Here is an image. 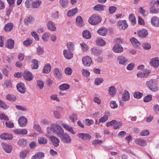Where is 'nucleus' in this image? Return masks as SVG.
<instances>
[{"mask_svg":"<svg viewBox=\"0 0 159 159\" xmlns=\"http://www.w3.org/2000/svg\"><path fill=\"white\" fill-rule=\"evenodd\" d=\"M53 73L55 77L58 79H61L62 78V72L58 68H54L53 70Z\"/></svg>","mask_w":159,"mask_h":159,"instance_id":"39448f33","label":"nucleus"},{"mask_svg":"<svg viewBox=\"0 0 159 159\" xmlns=\"http://www.w3.org/2000/svg\"><path fill=\"white\" fill-rule=\"evenodd\" d=\"M20 126L23 127L25 126L27 123V119L24 116L21 117L18 120Z\"/></svg>","mask_w":159,"mask_h":159,"instance_id":"9b49d317","label":"nucleus"},{"mask_svg":"<svg viewBox=\"0 0 159 159\" xmlns=\"http://www.w3.org/2000/svg\"><path fill=\"white\" fill-rule=\"evenodd\" d=\"M13 132L17 134L26 135L27 134L28 131L25 129H15L13 130Z\"/></svg>","mask_w":159,"mask_h":159,"instance_id":"aec40b11","label":"nucleus"},{"mask_svg":"<svg viewBox=\"0 0 159 159\" xmlns=\"http://www.w3.org/2000/svg\"><path fill=\"white\" fill-rule=\"evenodd\" d=\"M83 121L85 125L88 126L94 123V121L92 120L89 119H86Z\"/></svg>","mask_w":159,"mask_h":159,"instance_id":"4d7b16f0","label":"nucleus"},{"mask_svg":"<svg viewBox=\"0 0 159 159\" xmlns=\"http://www.w3.org/2000/svg\"><path fill=\"white\" fill-rule=\"evenodd\" d=\"M60 4L63 8H66L68 4V0H60Z\"/></svg>","mask_w":159,"mask_h":159,"instance_id":"09e8293b","label":"nucleus"},{"mask_svg":"<svg viewBox=\"0 0 159 159\" xmlns=\"http://www.w3.org/2000/svg\"><path fill=\"white\" fill-rule=\"evenodd\" d=\"M91 50V54L96 56H99L102 52L101 50L95 47L92 48Z\"/></svg>","mask_w":159,"mask_h":159,"instance_id":"393cba45","label":"nucleus"},{"mask_svg":"<svg viewBox=\"0 0 159 159\" xmlns=\"http://www.w3.org/2000/svg\"><path fill=\"white\" fill-rule=\"evenodd\" d=\"M15 107L18 110L24 111H26L27 110V109L26 107L20 105H16Z\"/></svg>","mask_w":159,"mask_h":159,"instance_id":"338daca9","label":"nucleus"},{"mask_svg":"<svg viewBox=\"0 0 159 159\" xmlns=\"http://www.w3.org/2000/svg\"><path fill=\"white\" fill-rule=\"evenodd\" d=\"M51 69V65L49 64H46L43 68V72L47 74L49 73Z\"/></svg>","mask_w":159,"mask_h":159,"instance_id":"58836bf2","label":"nucleus"},{"mask_svg":"<svg viewBox=\"0 0 159 159\" xmlns=\"http://www.w3.org/2000/svg\"><path fill=\"white\" fill-rule=\"evenodd\" d=\"M0 137L2 139L11 140L12 139L13 136L11 134L7 133L1 134L0 135Z\"/></svg>","mask_w":159,"mask_h":159,"instance_id":"ddd939ff","label":"nucleus"},{"mask_svg":"<svg viewBox=\"0 0 159 159\" xmlns=\"http://www.w3.org/2000/svg\"><path fill=\"white\" fill-rule=\"evenodd\" d=\"M103 81V79L101 78H97L94 80L95 84L97 85H100Z\"/></svg>","mask_w":159,"mask_h":159,"instance_id":"13d9d810","label":"nucleus"},{"mask_svg":"<svg viewBox=\"0 0 159 159\" xmlns=\"http://www.w3.org/2000/svg\"><path fill=\"white\" fill-rule=\"evenodd\" d=\"M143 95V93L139 92H135L134 93V97L137 99L140 98Z\"/></svg>","mask_w":159,"mask_h":159,"instance_id":"bf43d9fd","label":"nucleus"},{"mask_svg":"<svg viewBox=\"0 0 159 159\" xmlns=\"http://www.w3.org/2000/svg\"><path fill=\"white\" fill-rule=\"evenodd\" d=\"M81 49L84 52H86L88 49V47L84 43H82L80 44Z\"/></svg>","mask_w":159,"mask_h":159,"instance_id":"6e6d98bb","label":"nucleus"},{"mask_svg":"<svg viewBox=\"0 0 159 159\" xmlns=\"http://www.w3.org/2000/svg\"><path fill=\"white\" fill-rule=\"evenodd\" d=\"M34 128L37 131L40 133H42L43 131L41 129V128L39 125L37 124H35L34 125Z\"/></svg>","mask_w":159,"mask_h":159,"instance_id":"603ef678","label":"nucleus"},{"mask_svg":"<svg viewBox=\"0 0 159 159\" xmlns=\"http://www.w3.org/2000/svg\"><path fill=\"white\" fill-rule=\"evenodd\" d=\"M101 21V17L97 14H93L89 18V21L92 25H96Z\"/></svg>","mask_w":159,"mask_h":159,"instance_id":"7ed1b4c3","label":"nucleus"},{"mask_svg":"<svg viewBox=\"0 0 159 159\" xmlns=\"http://www.w3.org/2000/svg\"><path fill=\"white\" fill-rule=\"evenodd\" d=\"M77 135L79 138L84 140H89L91 139V136L88 134L80 133Z\"/></svg>","mask_w":159,"mask_h":159,"instance_id":"9d476101","label":"nucleus"},{"mask_svg":"<svg viewBox=\"0 0 159 159\" xmlns=\"http://www.w3.org/2000/svg\"><path fill=\"white\" fill-rule=\"evenodd\" d=\"M107 29L103 27L100 28L97 31V33L100 35L105 36L107 34Z\"/></svg>","mask_w":159,"mask_h":159,"instance_id":"b1692460","label":"nucleus"},{"mask_svg":"<svg viewBox=\"0 0 159 159\" xmlns=\"http://www.w3.org/2000/svg\"><path fill=\"white\" fill-rule=\"evenodd\" d=\"M6 98L7 100L12 102L16 100V98L13 95L8 94L6 96Z\"/></svg>","mask_w":159,"mask_h":159,"instance_id":"de8ad7c7","label":"nucleus"},{"mask_svg":"<svg viewBox=\"0 0 159 159\" xmlns=\"http://www.w3.org/2000/svg\"><path fill=\"white\" fill-rule=\"evenodd\" d=\"M0 107L2 108L5 110L8 107V106L4 102L1 100H0Z\"/></svg>","mask_w":159,"mask_h":159,"instance_id":"e2e57ef3","label":"nucleus"},{"mask_svg":"<svg viewBox=\"0 0 159 159\" xmlns=\"http://www.w3.org/2000/svg\"><path fill=\"white\" fill-rule=\"evenodd\" d=\"M27 144V140L24 138L20 139L18 142L17 144L20 146L24 147Z\"/></svg>","mask_w":159,"mask_h":159,"instance_id":"37998d69","label":"nucleus"},{"mask_svg":"<svg viewBox=\"0 0 159 159\" xmlns=\"http://www.w3.org/2000/svg\"><path fill=\"white\" fill-rule=\"evenodd\" d=\"M51 142L55 147H57L59 145V140L56 137L52 136L50 137Z\"/></svg>","mask_w":159,"mask_h":159,"instance_id":"a878e982","label":"nucleus"},{"mask_svg":"<svg viewBox=\"0 0 159 159\" xmlns=\"http://www.w3.org/2000/svg\"><path fill=\"white\" fill-rule=\"evenodd\" d=\"M52 127L54 133L60 137L62 136V135L64 134V131L60 125L57 124H53Z\"/></svg>","mask_w":159,"mask_h":159,"instance_id":"f03ea898","label":"nucleus"},{"mask_svg":"<svg viewBox=\"0 0 159 159\" xmlns=\"http://www.w3.org/2000/svg\"><path fill=\"white\" fill-rule=\"evenodd\" d=\"M63 55L65 58L67 59H70L73 57V54L69 50H64Z\"/></svg>","mask_w":159,"mask_h":159,"instance_id":"a211bd4d","label":"nucleus"},{"mask_svg":"<svg viewBox=\"0 0 159 159\" xmlns=\"http://www.w3.org/2000/svg\"><path fill=\"white\" fill-rule=\"evenodd\" d=\"M82 61L83 65L86 66H89L92 63V59L88 56L83 57L82 59Z\"/></svg>","mask_w":159,"mask_h":159,"instance_id":"0eeeda50","label":"nucleus"},{"mask_svg":"<svg viewBox=\"0 0 159 159\" xmlns=\"http://www.w3.org/2000/svg\"><path fill=\"white\" fill-rule=\"evenodd\" d=\"M14 40L12 39H9L7 41L5 46L10 49H12L14 48Z\"/></svg>","mask_w":159,"mask_h":159,"instance_id":"cd10ccee","label":"nucleus"},{"mask_svg":"<svg viewBox=\"0 0 159 159\" xmlns=\"http://www.w3.org/2000/svg\"><path fill=\"white\" fill-rule=\"evenodd\" d=\"M30 151L29 149L24 150L20 154V157L21 159H24L27 156V155L29 153Z\"/></svg>","mask_w":159,"mask_h":159,"instance_id":"473e14b6","label":"nucleus"},{"mask_svg":"<svg viewBox=\"0 0 159 159\" xmlns=\"http://www.w3.org/2000/svg\"><path fill=\"white\" fill-rule=\"evenodd\" d=\"M78 10L77 8H74L72 10L68 11L67 13V16L68 17H70L75 15L77 12Z\"/></svg>","mask_w":159,"mask_h":159,"instance_id":"c03bdc74","label":"nucleus"},{"mask_svg":"<svg viewBox=\"0 0 159 159\" xmlns=\"http://www.w3.org/2000/svg\"><path fill=\"white\" fill-rule=\"evenodd\" d=\"M18 91L20 93H23L26 91V88L25 84L21 83H18L16 85Z\"/></svg>","mask_w":159,"mask_h":159,"instance_id":"4468645a","label":"nucleus"},{"mask_svg":"<svg viewBox=\"0 0 159 159\" xmlns=\"http://www.w3.org/2000/svg\"><path fill=\"white\" fill-rule=\"evenodd\" d=\"M138 36L141 38H145L148 35L147 31L145 29H142L138 32Z\"/></svg>","mask_w":159,"mask_h":159,"instance_id":"5701e85b","label":"nucleus"},{"mask_svg":"<svg viewBox=\"0 0 159 159\" xmlns=\"http://www.w3.org/2000/svg\"><path fill=\"white\" fill-rule=\"evenodd\" d=\"M149 70L148 69H144L142 70L141 71L138 72L137 75L138 77L142 78L146 77L148 76V74L149 73Z\"/></svg>","mask_w":159,"mask_h":159,"instance_id":"6e6552de","label":"nucleus"},{"mask_svg":"<svg viewBox=\"0 0 159 159\" xmlns=\"http://www.w3.org/2000/svg\"><path fill=\"white\" fill-rule=\"evenodd\" d=\"M82 36L85 39H89L91 37V34L88 30H85L83 31Z\"/></svg>","mask_w":159,"mask_h":159,"instance_id":"bb28decb","label":"nucleus"},{"mask_svg":"<svg viewBox=\"0 0 159 159\" xmlns=\"http://www.w3.org/2000/svg\"><path fill=\"white\" fill-rule=\"evenodd\" d=\"M117 25L119 29L122 30L126 29L128 26L126 21L125 20H119L117 23Z\"/></svg>","mask_w":159,"mask_h":159,"instance_id":"20e7f679","label":"nucleus"},{"mask_svg":"<svg viewBox=\"0 0 159 159\" xmlns=\"http://www.w3.org/2000/svg\"><path fill=\"white\" fill-rule=\"evenodd\" d=\"M123 50V48L120 45L116 44L113 48V50L115 52L117 53L121 52Z\"/></svg>","mask_w":159,"mask_h":159,"instance_id":"6ab92c4d","label":"nucleus"},{"mask_svg":"<svg viewBox=\"0 0 159 159\" xmlns=\"http://www.w3.org/2000/svg\"><path fill=\"white\" fill-rule=\"evenodd\" d=\"M69 118L72 120V122H74L77 119V115L76 114L73 113L70 116Z\"/></svg>","mask_w":159,"mask_h":159,"instance_id":"052dcab7","label":"nucleus"},{"mask_svg":"<svg viewBox=\"0 0 159 159\" xmlns=\"http://www.w3.org/2000/svg\"><path fill=\"white\" fill-rule=\"evenodd\" d=\"M13 24L11 23H7L5 25L4 29L6 32H9L13 29Z\"/></svg>","mask_w":159,"mask_h":159,"instance_id":"c9c22d12","label":"nucleus"},{"mask_svg":"<svg viewBox=\"0 0 159 159\" xmlns=\"http://www.w3.org/2000/svg\"><path fill=\"white\" fill-rule=\"evenodd\" d=\"M38 141L40 144L44 145L47 143V140L43 137H39L38 138Z\"/></svg>","mask_w":159,"mask_h":159,"instance_id":"a18cd8bd","label":"nucleus"},{"mask_svg":"<svg viewBox=\"0 0 159 159\" xmlns=\"http://www.w3.org/2000/svg\"><path fill=\"white\" fill-rule=\"evenodd\" d=\"M32 17H27L25 18L24 20V22L25 24L26 25H28L29 23H31L32 20Z\"/></svg>","mask_w":159,"mask_h":159,"instance_id":"5fc2aeb1","label":"nucleus"},{"mask_svg":"<svg viewBox=\"0 0 159 159\" xmlns=\"http://www.w3.org/2000/svg\"><path fill=\"white\" fill-rule=\"evenodd\" d=\"M31 68L33 69H37L38 68V61L35 59H33L32 61Z\"/></svg>","mask_w":159,"mask_h":159,"instance_id":"49530a36","label":"nucleus"},{"mask_svg":"<svg viewBox=\"0 0 159 159\" xmlns=\"http://www.w3.org/2000/svg\"><path fill=\"white\" fill-rule=\"evenodd\" d=\"M32 0H26L25 3V6L27 8H30L32 6Z\"/></svg>","mask_w":159,"mask_h":159,"instance_id":"680f3d73","label":"nucleus"},{"mask_svg":"<svg viewBox=\"0 0 159 159\" xmlns=\"http://www.w3.org/2000/svg\"><path fill=\"white\" fill-rule=\"evenodd\" d=\"M42 3V2L40 0H36L33 2L32 7L35 9L39 8Z\"/></svg>","mask_w":159,"mask_h":159,"instance_id":"a19ab883","label":"nucleus"},{"mask_svg":"<svg viewBox=\"0 0 159 159\" xmlns=\"http://www.w3.org/2000/svg\"><path fill=\"white\" fill-rule=\"evenodd\" d=\"M36 52L37 54L39 55H42L43 53L44 50L43 48L40 46H38L36 48Z\"/></svg>","mask_w":159,"mask_h":159,"instance_id":"3c124183","label":"nucleus"},{"mask_svg":"<svg viewBox=\"0 0 159 159\" xmlns=\"http://www.w3.org/2000/svg\"><path fill=\"white\" fill-rule=\"evenodd\" d=\"M72 69L69 67H66L64 70L65 74L67 75H71L72 74Z\"/></svg>","mask_w":159,"mask_h":159,"instance_id":"0e129e2a","label":"nucleus"},{"mask_svg":"<svg viewBox=\"0 0 159 159\" xmlns=\"http://www.w3.org/2000/svg\"><path fill=\"white\" fill-rule=\"evenodd\" d=\"M159 60L157 57L153 58L151 59L150 64V65L155 68L157 67L159 65Z\"/></svg>","mask_w":159,"mask_h":159,"instance_id":"412c9836","label":"nucleus"},{"mask_svg":"<svg viewBox=\"0 0 159 159\" xmlns=\"http://www.w3.org/2000/svg\"><path fill=\"white\" fill-rule=\"evenodd\" d=\"M75 23L77 26L79 27H82L83 25V20L80 16H78L76 19Z\"/></svg>","mask_w":159,"mask_h":159,"instance_id":"7c9ffc66","label":"nucleus"},{"mask_svg":"<svg viewBox=\"0 0 159 159\" xmlns=\"http://www.w3.org/2000/svg\"><path fill=\"white\" fill-rule=\"evenodd\" d=\"M117 59L120 64L125 65L128 62V60L125 57L121 55L118 57Z\"/></svg>","mask_w":159,"mask_h":159,"instance_id":"dca6fc26","label":"nucleus"},{"mask_svg":"<svg viewBox=\"0 0 159 159\" xmlns=\"http://www.w3.org/2000/svg\"><path fill=\"white\" fill-rule=\"evenodd\" d=\"M146 84L148 88L153 92H156L158 90L157 81L155 79H152L147 82Z\"/></svg>","mask_w":159,"mask_h":159,"instance_id":"f257e3e1","label":"nucleus"},{"mask_svg":"<svg viewBox=\"0 0 159 159\" xmlns=\"http://www.w3.org/2000/svg\"><path fill=\"white\" fill-rule=\"evenodd\" d=\"M143 47L144 49L146 50H149L151 48L150 44L147 42L144 43L143 44Z\"/></svg>","mask_w":159,"mask_h":159,"instance_id":"69168bd1","label":"nucleus"},{"mask_svg":"<svg viewBox=\"0 0 159 159\" xmlns=\"http://www.w3.org/2000/svg\"><path fill=\"white\" fill-rule=\"evenodd\" d=\"M108 93L111 96H114L116 92V89L114 86H111L108 89Z\"/></svg>","mask_w":159,"mask_h":159,"instance_id":"79ce46f5","label":"nucleus"},{"mask_svg":"<svg viewBox=\"0 0 159 159\" xmlns=\"http://www.w3.org/2000/svg\"><path fill=\"white\" fill-rule=\"evenodd\" d=\"M110 106L111 108L115 109L117 107L118 105L115 101H111L110 102Z\"/></svg>","mask_w":159,"mask_h":159,"instance_id":"774afa93","label":"nucleus"},{"mask_svg":"<svg viewBox=\"0 0 159 159\" xmlns=\"http://www.w3.org/2000/svg\"><path fill=\"white\" fill-rule=\"evenodd\" d=\"M135 142L136 144L142 146H145L147 145L146 141L140 139H136L135 140Z\"/></svg>","mask_w":159,"mask_h":159,"instance_id":"c756f323","label":"nucleus"},{"mask_svg":"<svg viewBox=\"0 0 159 159\" xmlns=\"http://www.w3.org/2000/svg\"><path fill=\"white\" fill-rule=\"evenodd\" d=\"M130 40L132 44L135 47H138L140 44V42L134 37L131 38Z\"/></svg>","mask_w":159,"mask_h":159,"instance_id":"e433bc0d","label":"nucleus"},{"mask_svg":"<svg viewBox=\"0 0 159 159\" xmlns=\"http://www.w3.org/2000/svg\"><path fill=\"white\" fill-rule=\"evenodd\" d=\"M23 77L25 80L29 81L32 80L34 78L32 73L29 71H26L24 72Z\"/></svg>","mask_w":159,"mask_h":159,"instance_id":"1a4fd4ad","label":"nucleus"},{"mask_svg":"<svg viewBox=\"0 0 159 159\" xmlns=\"http://www.w3.org/2000/svg\"><path fill=\"white\" fill-rule=\"evenodd\" d=\"M4 85H5V88H10L11 87L12 85L11 83V81L10 80H6L5 81Z\"/></svg>","mask_w":159,"mask_h":159,"instance_id":"864d4df0","label":"nucleus"},{"mask_svg":"<svg viewBox=\"0 0 159 159\" xmlns=\"http://www.w3.org/2000/svg\"><path fill=\"white\" fill-rule=\"evenodd\" d=\"M61 124L65 129L68 130L72 134H75V132L73 130V127L71 126L64 123H62Z\"/></svg>","mask_w":159,"mask_h":159,"instance_id":"2eb2a0df","label":"nucleus"},{"mask_svg":"<svg viewBox=\"0 0 159 159\" xmlns=\"http://www.w3.org/2000/svg\"><path fill=\"white\" fill-rule=\"evenodd\" d=\"M105 7V6L103 5L98 4L95 6L93 9L95 11H101L104 10Z\"/></svg>","mask_w":159,"mask_h":159,"instance_id":"4c0bfd02","label":"nucleus"},{"mask_svg":"<svg viewBox=\"0 0 159 159\" xmlns=\"http://www.w3.org/2000/svg\"><path fill=\"white\" fill-rule=\"evenodd\" d=\"M2 146L4 151L7 153H10L12 150V147L10 144L5 143H2Z\"/></svg>","mask_w":159,"mask_h":159,"instance_id":"423d86ee","label":"nucleus"},{"mask_svg":"<svg viewBox=\"0 0 159 159\" xmlns=\"http://www.w3.org/2000/svg\"><path fill=\"white\" fill-rule=\"evenodd\" d=\"M130 94L127 90H125L122 95V99L124 101H127L129 98Z\"/></svg>","mask_w":159,"mask_h":159,"instance_id":"f704fd0d","label":"nucleus"},{"mask_svg":"<svg viewBox=\"0 0 159 159\" xmlns=\"http://www.w3.org/2000/svg\"><path fill=\"white\" fill-rule=\"evenodd\" d=\"M157 5L156 4H154L150 9V12L152 13H157L158 12L159 9L157 7Z\"/></svg>","mask_w":159,"mask_h":159,"instance_id":"2f4dec72","label":"nucleus"},{"mask_svg":"<svg viewBox=\"0 0 159 159\" xmlns=\"http://www.w3.org/2000/svg\"><path fill=\"white\" fill-rule=\"evenodd\" d=\"M47 26L48 29L51 31H55L56 30L55 23L51 20L48 21Z\"/></svg>","mask_w":159,"mask_h":159,"instance_id":"f8f14e48","label":"nucleus"},{"mask_svg":"<svg viewBox=\"0 0 159 159\" xmlns=\"http://www.w3.org/2000/svg\"><path fill=\"white\" fill-rule=\"evenodd\" d=\"M152 25L156 27H159V19L157 16H154L151 19Z\"/></svg>","mask_w":159,"mask_h":159,"instance_id":"4be33fe9","label":"nucleus"},{"mask_svg":"<svg viewBox=\"0 0 159 159\" xmlns=\"http://www.w3.org/2000/svg\"><path fill=\"white\" fill-rule=\"evenodd\" d=\"M44 154L43 152H38L32 156L31 159H42L44 157Z\"/></svg>","mask_w":159,"mask_h":159,"instance_id":"c85d7f7f","label":"nucleus"},{"mask_svg":"<svg viewBox=\"0 0 159 159\" xmlns=\"http://www.w3.org/2000/svg\"><path fill=\"white\" fill-rule=\"evenodd\" d=\"M70 88V85L64 83L61 84L59 86L58 88L61 90L65 91L69 89Z\"/></svg>","mask_w":159,"mask_h":159,"instance_id":"72a5a7b5","label":"nucleus"},{"mask_svg":"<svg viewBox=\"0 0 159 159\" xmlns=\"http://www.w3.org/2000/svg\"><path fill=\"white\" fill-rule=\"evenodd\" d=\"M129 20L131 21V24L133 25H134L136 23L135 18L133 14L129 15Z\"/></svg>","mask_w":159,"mask_h":159,"instance_id":"8fccbe9b","label":"nucleus"},{"mask_svg":"<svg viewBox=\"0 0 159 159\" xmlns=\"http://www.w3.org/2000/svg\"><path fill=\"white\" fill-rule=\"evenodd\" d=\"M96 44L99 46H103L106 43L105 41L102 39L97 38L95 41Z\"/></svg>","mask_w":159,"mask_h":159,"instance_id":"ea45409f","label":"nucleus"},{"mask_svg":"<svg viewBox=\"0 0 159 159\" xmlns=\"http://www.w3.org/2000/svg\"><path fill=\"white\" fill-rule=\"evenodd\" d=\"M62 141L66 143H70L71 141L70 136L66 133H64L62 136L61 137Z\"/></svg>","mask_w":159,"mask_h":159,"instance_id":"f3484780","label":"nucleus"}]
</instances>
